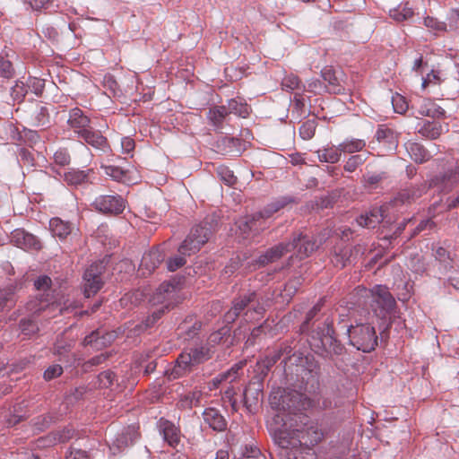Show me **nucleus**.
Masks as SVG:
<instances>
[{
  "label": "nucleus",
  "instance_id": "f257e3e1",
  "mask_svg": "<svg viewBox=\"0 0 459 459\" xmlns=\"http://www.w3.org/2000/svg\"><path fill=\"white\" fill-rule=\"evenodd\" d=\"M277 411L267 425L280 447L294 449L301 446H313L322 440L323 431L316 423L310 422L307 415L293 410Z\"/></svg>",
  "mask_w": 459,
  "mask_h": 459
},
{
  "label": "nucleus",
  "instance_id": "f03ea898",
  "mask_svg": "<svg viewBox=\"0 0 459 459\" xmlns=\"http://www.w3.org/2000/svg\"><path fill=\"white\" fill-rule=\"evenodd\" d=\"M340 400L339 395L333 392L322 393L312 400L296 390L281 388L273 391L269 396L270 405L275 411H306L312 407L332 410L339 406Z\"/></svg>",
  "mask_w": 459,
  "mask_h": 459
},
{
  "label": "nucleus",
  "instance_id": "7ed1b4c3",
  "mask_svg": "<svg viewBox=\"0 0 459 459\" xmlns=\"http://www.w3.org/2000/svg\"><path fill=\"white\" fill-rule=\"evenodd\" d=\"M213 231L214 226L212 218H205L201 223L194 226L179 246L178 255L167 262L168 270L174 272L184 266L186 263V256L197 253L208 242Z\"/></svg>",
  "mask_w": 459,
  "mask_h": 459
},
{
  "label": "nucleus",
  "instance_id": "20e7f679",
  "mask_svg": "<svg viewBox=\"0 0 459 459\" xmlns=\"http://www.w3.org/2000/svg\"><path fill=\"white\" fill-rule=\"evenodd\" d=\"M355 295L359 298H370V306L375 315L380 319H386L394 310L396 302L388 288L377 285L368 290L364 287H357Z\"/></svg>",
  "mask_w": 459,
  "mask_h": 459
},
{
  "label": "nucleus",
  "instance_id": "39448f33",
  "mask_svg": "<svg viewBox=\"0 0 459 459\" xmlns=\"http://www.w3.org/2000/svg\"><path fill=\"white\" fill-rule=\"evenodd\" d=\"M213 351L206 345L185 350L178 357L172 375L179 377L192 370L193 367L204 363L212 358Z\"/></svg>",
  "mask_w": 459,
  "mask_h": 459
},
{
  "label": "nucleus",
  "instance_id": "423d86ee",
  "mask_svg": "<svg viewBox=\"0 0 459 459\" xmlns=\"http://www.w3.org/2000/svg\"><path fill=\"white\" fill-rule=\"evenodd\" d=\"M287 202L285 199L278 200L268 204L262 212L254 214L252 217H247L239 220L237 225L246 238L250 231L255 233L263 230L266 227L265 220L272 217L273 214L278 212L280 209L286 205Z\"/></svg>",
  "mask_w": 459,
  "mask_h": 459
},
{
  "label": "nucleus",
  "instance_id": "0eeeda50",
  "mask_svg": "<svg viewBox=\"0 0 459 459\" xmlns=\"http://www.w3.org/2000/svg\"><path fill=\"white\" fill-rule=\"evenodd\" d=\"M346 333L350 343L364 352H370L377 345L375 328L368 324L348 326Z\"/></svg>",
  "mask_w": 459,
  "mask_h": 459
},
{
  "label": "nucleus",
  "instance_id": "6e6552de",
  "mask_svg": "<svg viewBox=\"0 0 459 459\" xmlns=\"http://www.w3.org/2000/svg\"><path fill=\"white\" fill-rule=\"evenodd\" d=\"M104 266L102 263H94L86 269L83 274V290L87 298L95 295L102 287V273Z\"/></svg>",
  "mask_w": 459,
  "mask_h": 459
},
{
  "label": "nucleus",
  "instance_id": "1a4fd4ad",
  "mask_svg": "<svg viewBox=\"0 0 459 459\" xmlns=\"http://www.w3.org/2000/svg\"><path fill=\"white\" fill-rule=\"evenodd\" d=\"M178 293V287L171 282H162L156 290L152 297L151 301L153 305H162L159 309H169L176 303V296Z\"/></svg>",
  "mask_w": 459,
  "mask_h": 459
},
{
  "label": "nucleus",
  "instance_id": "9d476101",
  "mask_svg": "<svg viewBox=\"0 0 459 459\" xmlns=\"http://www.w3.org/2000/svg\"><path fill=\"white\" fill-rule=\"evenodd\" d=\"M96 210L109 214H120L126 207V201L120 195H100L93 203Z\"/></svg>",
  "mask_w": 459,
  "mask_h": 459
},
{
  "label": "nucleus",
  "instance_id": "9b49d317",
  "mask_svg": "<svg viewBox=\"0 0 459 459\" xmlns=\"http://www.w3.org/2000/svg\"><path fill=\"white\" fill-rule=\"evenodd\" d=\"M425 186H411L401 189L394 199L391 201V204L394 207H399L402 205H409L418 200L425 193Z\"/></svg>",
  "mask_w": 459,
  "mask_h": 459
},
{
  "label": "nucleus",
  "instance_id": "f8f14e48",
  "mask_svg": "<svg viewBox=\"0 0 459 459\" xmlns=\"http://www.w3.org/2000/svg\"><path fill=\"white\" fill-rule=\"evenodd\" d=\"M11 242L24 250H39L40 241L32 234L22 229H16L11 233Z\"/></svg>",
  "mask_w": 459,
  "mask_h": 459
},
{
  "label": "nucleus",
  "instance_id": "ddd939ff",
  "mask_svg": "<svg viewBox=\"0 0 459 459\" xmlns=\"http://www.w3.org/2000/svg\"><path fill=\"white\" fill-rule=\"evenodd\" d=\"M322 346L335 354H342L343 351L342 345L336 340L335 331L332 323L325 322L324 327L317 333Z\"/></svg>",
  "mask_w": 459,
  "mask_h": 459
},
{
  "label": "nucleus",
  "instance_id": "4468645a",
  "mask_svg": "<svg viewBox=\"0 0 459 459\" xmlns=\"http://www.w3.org/2000/svg\"><path fill=\"white\" fill-rule=\"evenodd\" d=\"M69 127L80 137L84 131L91 127V119L79 108H72L69 111L67 119Z\"/></svg>",
  "mask_w": 459,
  "mask_h": 459
},
{
  "label": "nucleus",
  "instance_id": "2eb2a0df",
  "mask_svg": "<svg viewBox=\"0 0 459 459\" xmlns=\"http://www.w3.org/2000/svg\"><path fill=\"white\" fill-rule=\"evenodd\" d=\"M289 244H294V247H290V251L297 249V256L300 260L309 256L317 248L316 240L301 233L294 236Z\"/></svg>",
  "mask_w": 459,
  "mask_h": 459
},
{
  "label": "nucleus",
  "instance_id": "dca6fc26",
  "mask_svg": "<svg viewBox=\"0 0 459 459\" xmlns=\"http://www.w3.org/2000/svg\"><path fill=\"white\" fill-rule=\"evenodd\" d=\"M164 254L159 248L152 249L149 252L144 253L139 267L142 274H150L164 260Z\"/></svg>",
  "mask_w": 459,
  "mask_h": 459
},
{
  "label": "nucleus",
  "instance_id": "f3484780",
  "mask_svg": "<svg viewBox=\"0 0 459 459\" xmlns=\"http://www.w3.org/2000/svg\"><path fill=\"white\" fill-rule=\"evenodd\" d=\"M160 431L163 439L173 448L177 447L180 442V430L174 423L168 420L160 419L159 420Z\"/></svg>",
  "mask_w": 459,
  "mask_h": 459
},
{
  "label": "nucleus",
  "instance_id": "a211bd4d",
  "mask_svg": "<svg viewBox=\"0 0 459 459\" xmlns=\"http://www.w3.org/2000/svg\"><path fill=\"white\" fill-rule=\"evenodd\" d=\"M291 247H294V244L281 243L268 249L264 254L261 255L256 263L260 266H264L270 263H273L280 259L283 255L290 252Z\"/></svg>",
  "mask_w": 459,
  "mask_h": 459
},
{
  "label": "nucleus",
  "instance_id": "6ab92c4d",
  "mask_svg": "<svg viewBox=\"0 0 459 459\" xmlns=\"http://www.w3.org/2000/svg\"><path fill=\"white\" fill-rule=\"evenodd\" d=\"M375 136L387 150H395L398 146V134L385 125L378 126Z\"/></svg>",
  "mask_w": 459,
  "mask_h": 459
},
{
  "label": "nucleus",
  "instance_id": "aec40b11",
  "mask_svg": "<svg viewBox=\"0 0 459 459\" xmlns=\"http://www.w3.org/2000/svg\"><path fill=\"white\" fill-rule=\"evenodd\" d=\"M204 421L214 431L221 432L227 429V420L219 410L206 408L203 412Z\"/></svg>",
  "mask_w": 459,
  "mask_h": 459
},
{
  "label": "nucleus",
  "instance_id": "412c9836",
  "mask_svg": "<svg viewBox=\"0 0 459 459\" xmlns=\"http://www.w3.org/2000/svg\"><path fill=\"white\" fill-rule=\"evenodd\" d=\"M80 138L97 150H100L104 152L109 150L107 138L103 136L100 131L94 130L92 127L84 131Z\"/></svg>",
  "mask_w": 459,
  "mask_h": 459
},
{
  "label": "nucleus",
  "instance_id": "4be33fe9",
  "mask_svg": "<svg viewBox=\"0 0 459 459\" xmlns=\"http://www.w3.org/2000/svg\"><path fill=\"white\" fill-rule=\"evenodd\" d=\"M74 435L73 429H64L63 430L53 432L46 437H40L38 442V446H50L56 443H65L69 441Z\"/></svg>",
  "mask_w": 459,
  "mask_h": 459
},
{
  "label": "nucleus",
  "instance_id": "5701e85b",
  "mask_svg": "<svg viewBox=\"0 0 459 459\" xmlns=\"http://www.w3.org/2000/svg\"><path fill=\"white\" fill-rule=\"evenodd\" d=\"M256 294L255 291L249 292L233 300V306L230 310L227 313V320L234 321L239 314L255 300Z\"/></svg>",
  "mask_w": 459,
  "mask_h": 459
},
{
  "label": "nucleus",
  "instance_id": "b1692460",
  "mask_svg": "<svg viewBox=\"0 0 459 459\" xmlns=\"http://www.w3.org/2000/svg\"><path fill=\"white\" fill-rule=\"evenodd\" d=\"M384 219V211L382 207H374L368 212L361 214L357 222L359 226L364 228H375Z\"/></svg>",
  "mask_w": 459,
  "mask_h": 459
},
{
  "label": "nucleus",
  "instance_id": "393cba45",
  "mask_svg": "<svg viewBox=\"0 0 459 459\" xmlns=\"http://www.w3.org/2000/svg\"><path fill=\"white\" fill-rule=\"evenodd\" d=\"M49 229L54 237L65 239L72 233L73 225L69 221H65L56 217L50 220Z\"/></svg>",
  "mask_w": 459,
  "mask_h": 459
},
{
  "label": "nucleus",
  "instance_id": "a878e982",
  "mask_svg": "<svg viewBox=\"0 0 459 459\" xmlns=\"http://www.w3.org/2000/svg\"><path fill=\"white\" fill-rule=\"evenodd\" d=\"M459 182V166L437 176L433 180L434 185H441L444 189L450 190Z\"/></svg>",
  "mask_w": 459,
  "mask_h": 459
},
{
  "label": "nucleus",
  "instance_id": "bb28decb",
  "mask_svg": "<svg viewBox=\"0 0 459 459\" xmlns=\"http://www.w3.org/2000/svg\"><path fill=\"white\" fill-rule=\"evenodd\" d=\"M404 146L411 159L417 163H423L430 159L429 152L419 143L407 142Z\"/></svg>",
  "mask_w": 459,
  "mask_h": 459
},
{
  "label": "nucleus",
  "instance_id": "cd10ccee",
  "mask_svg": "<svg viewBox=\"0 0 459 459\" xmlns=\"http://www.w3.org/2000/svg\"><path fill=\"white\" fill-rule=\"evenodd\" d=\"M203 393L201 390L195 389L180 396L177 406L180 410H189L193 406H199L201 404V399Z\"/></svg>",
  "mask_w": 459,
  "mask_h": 459
},
{
  "label": "nucleus",
  "instance_id": "c85d7f7f",
  "mask_svg": "<svg viewBox=\"0 0 459 459\" xmlns=\"http://www.w3.org/2000/svg\"><path fill=\"white\" fill-rule=\"evenodd\" d=\"M243 367L244 362H238L233 365L229 370L219 374L212 381L213 388L219 387L223 382L232 383L236 381L238 378V371L242 369Z\"/></svg>",
  "mask_w": 459,
  "mask_h": 459
},
{
  "label": "nucleus",
  "instance_id": "c756f323",
  "mask_svg": "<svg viewBox=\"0 0 459 459\" xmlns=\"http://www.w3.org/2000/svg\"><path fill=\"white\" fill-rule=\"evenodd\" d=\"M138 428L134 425L128 426L116 438L115 444L118 448L133 445L138 438Z\"/></svg>",
  "mask_w": 459,
  "mask_h": 459
},
{
  "label": "nucleus",
  "instance_id": "7c9ffc66",
  "mask_svg": "<svg viewBox=\"0 0 459 459\" xmlns=\"http://www.w3.org/2000/svg\"><path fill=\"white\" fill-rule=\"evenodd\" d=\"M447 126H442L438 122H430L427 121L423 124V126L420 128L419 133L427 138L429 139H437L444 132H447Z\"/></svg>",
  "mask_w": 459,
  "mask_h": 459
},
{
  "label": "nucleus",
  "instance_id": "2f4dec72",
  "mask_svg": "<svg viewBox=\"0 0 459 459\" xmlns=\"http://www.w3.org/2000/svg\"><path fill=\"white\" fill-rule=\"evenodd\" d=\"M91 169L80 170L76 169H71L65 172L63 175L64 181L69 186H80L88 181L89 173Z\"/></svg>",
  "mask_w": 459,
  "mask_h": 459
},
{
  "label": "nucleus",
  "instance_id": "473e14b6",
  "mask_svg": "<svg viewBox=\"0 0 459 459\" xmlns=\"http://www.w3.org/2000/svg\"><path fill=\"white\" fill-rule=\"evenodd\" d=\"M100 333L101 332L99 330L92 332L84 338L83 343L99 349L101 346H106L108 343H110L114 339L113 333H108L102 335H100Z\"/></svg>",
  "mask_w": 459,
  "mask_h": 459
},
{
  "label": "nucleus",
  "instance_id": "72a5a7b5",
  "mask_svg": "<svg viewBox=\"0 0 459 459\" xmlns=\"http://www.w3.org/2000/svg\"><path fill=\"white\" fill-rule=\"evenodd\" d=\"M16 286L9 284L4 289H0V311L4 308H11L16 303Z\"/></svg>",
  "mask_w": 459,
  "mask_h": 459
},
{
  "label": "nucleus",
  "instance_id": "f704fd0d",
  "mask_svg": "<svg viewBox=\"0 0 459 459\" xmlns=\"http://www.w3.org/2000/svg\"><path fill=\"white\" fill-rule=\"evenodd\" d=\"M342 152L338 146H328L317 151V157L321 162L336 163L340 160Z\"/></svg>",
  "mask_w": 459,
  "mask_h": 459
},
{
  "label": "nucleus",
  "instance_id": "c9c22d12",
  "mask_svg": "<svg viewBox=\"0 0 459 459\" xmlns=\"http://www.w3.org/2000/svg\"><path fill=\"white\" fill-rule=\"evenodd\" d=\"M71 163V155L66 148H59L53 155V163L50 165V169L53 172L61 176V172L56 169L58 167H65Z\"/></svg>",
  "mask_w": 459,
  "mask_h": 459
},
{
  "label": "nucleus",
  "instance_id": "e433bc0d",
  "mask_svg": "<svg viewBox=\"0 0 459 459\" xmlns=\"http://www.w3.org/2000/svg\"><path fill=\"white\" fill-rule=\"evenodd\" d=\"M229 116L226 106H215L210 108L207 117L210 122L217 128L222 126L223 122Z\"/></svg>",
  "mask_w": 459,
  "mask_h": 459
},
{
  "label": "nucleus",
  "instance_id": "4c0bfd02",
  "mask_svg": "<svg viewBox=\"0 0 459 459\" xmlns=\"http://www.w3.org/2000/svg\"><path fill=\"white\" fill-rule=\"evenodd\" d=\"M413 9L409 5V3L400 4L395 8L389 11V15L396 22H403L413 16Z\"/></svg>",
  "mask_w": 459,
  "mask_h": 459
},
{
  "label": "nucleus",
  "instance_id": "58836bf2",
  "mask_svg": "<svg viewBox=\"0 0 459 459\" xmlns=\"http://www.w3.org/2000/svg\"><path fill=\"white\" fill-rule=\"evenodd\" d=\"M366 147V141L357 138H347L340 143V150L343 153H354L361 152Z\"/></svg>",
  "mask_w": 459,
  "mask_h": 459
},
{
  "label": "nucleus",
  "instance_id": "ea45409f",
  "mask_svg": "<svg viewBox=\"0 0 459 459\" xmlns=\"http://www.w3.org/2000/svg\"><path fill=\"white\" fill-rule=\"evenodd\" d=\"M117 382L116 375L111 370H105L98 375L93 386L96 388H110L113 389Z\"/></svg>",
  "mask_w": 459,
  "mask_h": 459
},
{
  "label": "nucleus",
  "instance_id": "a19ab883",
  "mask_svg": "<svg viewBox=\"0 0 459 459\" xmlns=\"http://www.w3.org/2000/svg\"><path fill=\"white\" fill-rule=\"evenodd\" d=\"M55 307H58V305L54 302L50 303L47 299L36 298L27 303L26 309L32 314H39L47 308H53Z\"/></svg>",
  "mask_w": 459,
  "mask_h": 459
},
{
  "label": "nucleus",
  "instance_id": "79ce46f5",
  "mask_svg": "<svg viewBox=\"0 0 459 459\" xmlns=\"http://www.w3.org/2000/svg\"><path fill=\"white\" fill-rule=\"evenodd\" d=\"M101 169L104 173L110 177L112 179L118 182H126L127 180V170H125L117 166L113 165H102Z\"/></svg>",
  "mask_w": 459,
  "mask_h": 459
},
{
  "label": "nucleus",
  "instance_id": "37998d69",
  "mask_svg": "<svg viewBox=\"0 0 459 459\" xmlns=\"http://www.w3.org/2000/svg\"><path fill=\"white\" fill-rule=\"evenodd\" d=\"M321 74L324 81L329 83L331 91L333 93H340L342 91V88L340 86L339 80L331 67H325Z\"/></svg>",
  "mask_w": 459,
  "mask_h": 459
},
{
  "label": "nucleus",
  "instance_id": "c03bdc74",
  "mask_svg": "<svg viewBox=\"0 0 459 459\" xmlns=\"http://www.w3.org/2000/svg\"><path fill=\"white\" fill-rule=\"evenodd\" d=\"M226 108L229 115L235 114L241 117H247L249 115V107L247 104L238 102L234 99L229 100Z\"/></svg>",
  "mask_w": 459,
  "mask_h": 459
},
{
  "label": "nucleus",
  "instance_id": "a18cd8bd",
  "mask_svg": "<svg viewBox=\"0 0 459 459\" xmlns=\"http://www.w3.org/2000/svg\"><path fill=\"white\" fill-rule=\"evenodd\" d=\"M369 153L355 154L351 156L344 164V170L348 172L355 171L361 166L368 158Z\"/></svg>",
  "mask_w": 459,
  "mask_h": 459
},
{
  "label": "nucleus",
  "instance_id": "49530a36",
  "mask_svg": "<svg viewBox=\"0 0 459 459\" xmlns=\"http://www.w3.org/2000/svg\"><path fill=\"white\" fill-rule=\"evenodd\" d=\"M424 106L419 110L420 114L426 117H441L445 115V110L440 107H436L430 100H424Z\"/></svg>",
  "mask_w": 459,
  "mask_h": 459
},
{
  "label": "nucleus",
  "instance_id": "de8ad7c7",
  "mask_svg": "<svg viewBox=\"0 0 459 459\" xmlns=\"http://www.w3.org/2000/svg\"><path fill=\"white\" fill-rule=\"evenodd\" d=\"M163 314V309H157L153 311L152 316H148L141 325L135 327V330L138 332H143L150 329L162 316Z\"/></svg>",
  "mask_w": 459,
  "mask_h": 459
},
{
  "label": "nucleus",
  "instance_id": "09e8293b",
  "mask_svg": "<svg viewBox=\"0 0 459 459\" xmlns=\"http://www.w3.org/2000/svg\"><path fill=\"white\" fill-rule=\"evenodd\" d=\"M316 128L315 120H307L299 127V135L303 140H310L314 137Z\"/></svg>",
  "mask_w": 459,
  "mask_h": 459
},
{
  "label": "nucleus",
  "instance_id": "8fccbe9b",
  "mask_svg": "<svg viewBox=\"0 0 459 459\" xmlns=\"http://www.w3.org/2000/svg\"><path fill=\"white\" fill-rule=\"evenodd\" d=\"M217 173L220 178L229 186H233L237 182V178L234 176L233 171L226 166H220L217 169Z\"/></svg>",
  "mask_w": 459,
  "mask_h": 459
},
{
  "label": "nucleus",
  "instance_id": "3c124183",
  "mask_svg": "<svg viewBox=\"0 0 459 459\" xmlns=\"http://www.w3.org/2000/svg\"><path fill=\"white\" fill-rule=\"evenodd\" d=\"M14 74V68L10 60L0 56V76L10 79Z\"/></svg>",
  "mask_w": 459,
  "mask_h": 459
},
{
  "label": "nucleus",
  "instance_id": "603ef678",
  "mask_svg": "<svg viewBox=\"0 0 459 459\" xmlns=\"http://www.w3.org/2000/svg\"><path fill=\"white\" fill-rule=\"evenodd\" d=\"M27 94L26 85L22 82H16L15 84L12 87L11 95L13 100L17 102L22 101L25 95Z\"/></svg>",
  "mask_w": 459,
  "mask_h": 459
},
{
  "label": "nucleus",
  "instance_id": "864d4df0",
  "mask_svg": "<svg viewBox=\"0 0 459 459\" xmlns=\"http://www.w3.org/2000/svg\"><path fill=\"white\" fill-rule=\"evenodd\" d=\"M301 82L295 74L286 75L281 82V87L286 91H294L299 88Z\"/></svg>",
  "mask_w": 459,
  "mask_h": 459
},
{
  "label": "nucleus",
  "instance_id": "5fc2aeb1",
  "mask_svg": "<svg viewBox=\"0 0 459 459\" xmlns=\"http://www.w3.org/2000/svg\"><path fill=\"white\" fill-rule=\"evenodd\" d=\"M441 83V79L437 72L432 70L422 79L421 88L422 90H426L430 86L439 85Z\"/></svg>",
  "mask_w": 459,
  "mask_h": 459
},
{
  "label": "nucleus",
  "instance_id": "6e6d98bb",
  "mask_svg": "<svg viewBox=\"0 0 459 459\" xmlns=\"http://www.w3.org/2000/svg\"><path fill=\"white\" fill-rule=\"evenodd\" d=\"M424 25L434 31H445L446 30V24L437 19L430 16L424 18Z\"/></svg>",
  "mask_w": 459,
  "mask_h": 459
},
{
  "label": "nucleus",
  "instance_id": "4d7b16f0",
  "mask_svg": "<svg viewBox=\"0 0 459 459\" xmlns=\"http://www.w3.org/2000/svg\"><path fill=\"white\" fill-rule=\"evenodd\" d=\"M22 333L25 335H31L38 332V325L30 319H22L20 322Z\"/></svg>",
  "mask_w": 459,
  "mask_h": 459
},
{
  "label": "nucleus",
  "instance_id": "13d9d810",
  "mask_svg": "<svg viewBox=\"0 0 459 459\" xmlns=\"http://www.w3.org/2000/svg\"><path fill=\"white\" fill-rule=\"evenodd\" d=\"M393 106L394 111L399 114H403L408 109V104L401 95L393 98Z\"/></svg>",
  "mask_w": 459,
  "mask_h": 459
},
{
  "label": "nucleus",
  "instance_id": "bf43d9fd",
  "mask_svg": "<svg viewBox=\"0 0 459 459\" xmlns=\"http://www.w3.org/2000/svg\"><path fill=\"white\" fill-rule=\"evenodd\" d=\"M51 279L47 275L39 276L34 282V286L36 290L40 291H47L50 289L51 286Z\"/></svg>",
  "mask_w": 459,
  "mask_h": 459
},
{
  "label": "nucleus",
  "instance_id": "052dcab7",
  "mask_svg": "<svg viewBox=\"0 0 459 459\" xmlns=\"http://www.w3.org/2000/svg\"><path fill=\"white\" fill-rule=\"evenodd\" d=\"M63 373V368L60 365H52L44 372V378L46 380H52L59 377Z\"/></svg>",
  "mask_w": 459,
  "mask_h": 459
},
{
  "label": "nucleus",
  "instance_id": "680f3d73",
  "mask_svg": "<svg viewBox=\"0 0 459 459\" xmlns=\"http://www.w3.org/2000/svg\"><path fill=\"white\" fill-rule=\"evenodd\" d=\"M134 140L132 139L131 137L126 136L121 139V148L124 153L129 154L131 152L134 150Z\"/></svg>",
  "mask_w": 459,
  "mask_h": 459
},
{
  "label": "nucleus",
  "instance_id": "e2e57ef3",
  "mask_svg": "<svg viewBox=\"0 0 459 459\" xmlns=\"http://www.w3.org/2000/svg\"><path fill=\"white\" fill-rule=\"evenodd\" d=\"M34 10L47 9L52 3V0H25Z\"/></svg>",
  "mask_w": 459,
  "mask_h": 459
},
{
  "label": "nucleus",
  "instance_id": "0e129e2a",
  "mask_svg": "<svg viewBox=\"0 0 459 459\" xmlns=\"http://www.w3.org/2000/svg\"><path fill=\"white\" fill-rule=\"evenodd\" d=\"M243 456L245 459H258L261 456V452L257 447L246 446Z\"/></svg>",
  "mask_w": 459,
  "mask_h": 459
},
{
  "label": "nucleus",
  "instance_id": "69168bd1",
  "mask_svg": "<svg viewBox=\"0 0 459 459\" xmlns=\"http://www.w3.org/2000/svg\"><path fill=\"white\" fill-rule=\"evenodd\" d=\"M66 459H91L87 453L81 449H73L69 455H66Z\"/></svg>",
  "mask_w": 459,
  "mask_h": 459
},
{
  "label": "nucleus",
  "instance_id": "338daca9",
  "mask_svg": "<svg viewBox=\"0 0 459 459\" xmlns=\"http://www.w3.org/2000/svg\"><path fill=\"white\" fill-rule=\"evenodd\" d=\"M449 21H450V27L456 29L459 28V11L458 10H451L449 13Z\"/></svg>",
  "mask_w": 459,
  "mask_h": 459
},
{
  "label": "nucleus",
  "instance_id": "774afa93",
  "mask_svg": "<svg viewBox=\"0 0 459 459\" xmlns=\"http://www.w3.org/2000/svg\"><path fill=\"white\" fill-rule=\"evenodd\" d=\"M436 258L441 263H446L447 259H449L448 252L444 247H437L435 252Z\"/></svg>",
  "mask_w": 459,
  "mask_h": 459
}]
</instances>
